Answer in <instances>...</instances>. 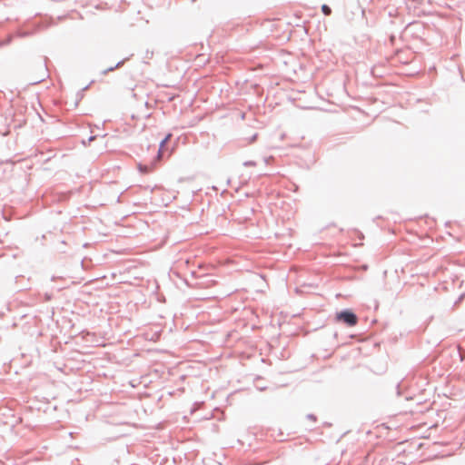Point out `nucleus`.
Returning a JSON list of instances; mask_svg holds the SVG:
<instances>
[{"mask_svg":"<svg viewBox=\"0 0 465 465\" xmlns=\"http://www.w3.org/2000/svg\"><path fill=\"white\" fill-rule=\"evenodd\" d=\"M335 321L344 322L346 325L352 327L358 323L357 316L350 311H342L335 314Z\"/></svg>","mask_w":465,"mask_h":465,"instance_id":"nucleus-1","label":"nucleus"},{"mask_svg":"<svg viewBox=\"0 0 465 465\" xmlns=\"http://www.w3.org/2000/svg\"><path fill=\"white\" fill-rule=\"evenodd\" d=\"M171 137V134H167L166 137L161 142V144H160V148H159V151H158V154H157V160H160L162 157H163V147L165 145V143H167V141L170 139Z\"/></svg>","mask_w":465,"mask_h":465,"instance_id":"nucleus-2","label":"nucleus"},{"mask_svg":"<svg viewBox=\"0 0 465 465\" xmlns=\"http://www.w3.org/2000/svg\"><path fill=\"white\" fill-rule=\"evenodd\" d=\"M139 169L141 170V172L143 173H149V172H152L153 169H154V166H142V165H139Z\"/></svg>","mask_w":465,"mask_h":465,"instance_id":"nucleus-3","label":"nucleus"},{"mask_svg":"<svg viewBox=\"0 0 465 465\" xmlns=\"http://www.w3.org/2000/svg\"><path fill=\"white\" fill-rule=\"evenodd\" d=\"M322 10L323 14L326 15H329L331 13V8L326 5H322Z\"/></svg>","mask_w":465,"mask_h":465,"instance_id":"nucleus-4","label":"nucleus"},{"mask_svg":"<svg viewBox=\"0 0 465 465\" xmlns=\"http://www.w3.org/2000/svg\"><path fill=\"white\" fill-rule=\"evenodd\" d=\"M122 64H123L122 62H121V63H118V64H116V67H119Z\"/></svg>","mask_w":465,"mask_h":465,"instance_id":"nucleus-5","label":"nucleus"}]
</instances>
